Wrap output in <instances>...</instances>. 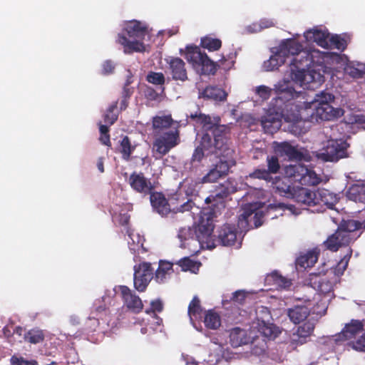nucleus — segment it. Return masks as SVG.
<instances>
[{"label":"nucleus","instance_id":"1","mask_svg":"<svg viewBox=\"0 0 365 365\" xmlns=\"http://www.w3.org/2000/svg\"><path fill=\"white\" fill-rule=\"evenodd\" d=\"M324 53L317 49H309L301 51L292 60L290 77L293 81L300 86H307L312 83H321L324 76L315 72L312 68L324 63Z\"/></svg>","mask_w":365,"mask_h":365},{"label":"nucleus","instance_id":"2","mask_svg":"<svg viewBox=\"0 0 365 365\" xmlns=\"http://www.w3.org/2000/svg\"><path fill=\"white\" fill-rule=\"evenodd\" d=\"M227 130L226 125H213L210 129L212 134L204 133L200 145L193 151L191 164L200 163L205 155V152H207V155L215 154L223 157L231 155L233 150L230 148Z\"/></svg>","mask_w":365,"mask_h":365},{"label":"nucleus","instance_id":"3","mask_svg":"<svg viewBox=\"0 0 365 365\" xmlns=\"http://www.w3.org/2000/svg\"><path fill=\"white\" fill-rule=\"evenodd\" d=\"M361 229L365 230V220L363 222L343 220L335 232L324 241V245L327 250L336 252L340 247L348 246L355 241L360 235L356 232Z\"/></svg>","mask_w":365,"mask_h":365},{"label":"nucleus","instance_id":"4","mask_svg":"<svg viewBox=\"0 0 365 365\" xmlns=\"http://www.w3.org/2000/svg\"><path fill=\"white\" fill-rule=\"evenodd\" d=\"M124 30L128 36L132 39H128L123 34H118V42L123 46L124 52L132 53L144 51L145 46L143 41L147 34V27L141 22L133 20L126 24Z\"/></svg>","mask_w":365,"mask_h":365},{"label":"nucleus","instance_id":"5","mask_svg":"<svg viewBox=\"0 0 365 365\" xmlns=\"http://www.w3.org/2000/svg\"><path fill=\"white\" fill-rule=\"evenodd\" d=\"M274 91L277 96L271 101L269 109L277 115L284 116L290 102L297 98L299 93L295 91L289 81L278 82L274 85Z\"/></svg>","mask_w":365,"mask_h":365},{"label":"nucleus","instance_id":"6","mask_svg":"<svg viewBox=\"0 0 365 365\" xmlns=\"http://www.w3.org/2000/svg\"><path fill=\"white\" fill-rule=\"evenodd\" d=\"M185 58L201 75H214L217 71V63L212 61L206 53L196 46L186 47Z\"/></svg>","mask_w":365,"mask_h":365},{"label":"nucleus","instance_id":"7","mask_svg":"<svg viewBox=\"0 0 365 365\" xmlns=\"http://www.w3.org/2000/svg\"><path fill=\"white\" fill-rule=\"evenodd\" d=\"M217 212L210 211L208 214L204 213L200 217L199 223L194 227L195 231V238L202 245L206 244L209 249H213L215 245L212 240V232L214 230L213 217H216Z\"/></svg>","mask_w":365,"mask_h":365},{"label":"nucleus","instance_id":"8","mask_svg":"<svg viewBox=\"0 0 365 365\" xmlns=\"http://www.w3.org/2000/svg\"><path fill=\"white\" fill-rule=\"evenodd\" d=\"M154 136L153 147L155 152L161 156L167 155L180 143V130L177 127L163 132H158Z\"/></svg>","mask_w":365,"mask_h":365},{"label":"nucleus","instance_id":"9","mask_svg":"<svg viewBox=\"0 0 365 365\" xmlns=\"http://www.w3.org/2000/svg\"><path fill=\"white\" fill-rule=\"evenodd\" d=\"M348 144L341 140H328L320 150L317 157L324 162H337L346 158Z\"/></svg>","mask_w":365,"mask_h":365},{"label":"nucleus","instance_id":"10","mask_svg":"<svg viewBox=\"0 0 365 365\" xmlns=\"http://www.w3.org/2000/svg\"><path fill=\"white\" fill-rule=\"evenodd\" d=\"M133 284L136 290L140 292L145 291L152 279H154V269L151 263L143 262L133 267Z\"/></svg>","mask_w":365,"mask_h":365},{"label":"nucleus","instance_id":"11","mask_svg":"<svg viewBox=\"0 0 365 365\" xmlns=\"http://www.w3.org/2000/svg\"><path fill=\"white\" fill-rule=\"evenodd\" d=\"M309 108L312 110L310 115L312 120L315 119L316 120H331L339 117H341L344 114V110L341 108H334L329 103H324L321 106H317L316 103H312L309 106Z\"/></svg>","mask_w":365,"mask_h":365},{"label":"nucleus","instance_id":"12","mask_svg":"<svg viewBox=\"0 0 365 365\" xmlns=\"http://www.w3.org/2000/svg\"><path fill=\"white\" fill-rule=\"evenodd\" d=\"M128 182L135 192L143 195L150 194L155 189L150 179L145 178L143 173L133 172L130 175Z\"/></svg>","mask_w":365,"mask_h":365},{"label":"nucleus","instance_id":"13","mask_svg":"<svg viewBox=\"0 0 365 365\" xmlns=\"http://www.w3.org/2000/svg\"><path fill=\"white\" fill-rule=\"evenodd\" d=\"M168 70L173 80L184 82L188 79L185 63L179 57L168 56L165 58Z\"/></svg>","mask_w":365,"mask_h":365},{"label":"nucleus","instance_id":"14","mask_svg":"<svg viewBox=\"0 0 365 365\" xmlns=\"http://www.w3.org/2000/svg\"><path fill=\"white\" fill-rule=\"evenodd\" d=\"M230 187L228 185L225 184H220L216 187L215 190L205 199L207 204H212V209L210 211H215L217 212V209H221L225 207V199L229 196Z\"/></svg>","mask_w":365,"mask_h":365},{"label":"nucleus","instance_id":"15","mask_svg":"<svg viewBox=\"0 0 365 365\" xmlns=\"http://www.w3.org/2000/svg\"><path fill=\"white\" fill-rule=\"evenodd\" d=\"M120 291L126 307L135 314L140 313L143 309L141 299L133 293L129 287L120 286Z\"/></svg>","mask_w":365,"mask_h":365},{"label":"nucleus","instance_id":"16","mask_svg":"<svg viewBox=\"0 0 365 365\" xmlns=\"http://www.w3.org/2000/svg\"><path fill=\"white\" fill-rule=\"evenodd\" d=\"M149 195L150 204L155 212L161 216H166L171 212L170 205L163 193L153 190Z\"/></svg>","mask_w":365,"mask_h":365},{"label":"nucleus","instance_id":"17","mask_svg":"<svg viewBox=\"0 0 365 365\" xmlns=\"http://www.w3.org/2000/svg\"><path fill=\"white\" fill-rule=\"evenodd\" d=\"M237 230L235 225H223L218 230L217 239L223 246H232L237 240Z\"/></svg>","mask_w":365,"mask_h":365},{"label":"nucleus","instance_id":"18","mask_svg":"<svg viewBox=\"0 0 365 365\" xmlns=\"http://www.w3.org/2000/svg\"><path fill=\"white\" fill-rule=\"evenodd\" d=\"M291 199H293L295 202L302 205L310 207L316 205L315 191H312L306 187H296L293 192Z\"/></svg>","mask_w":365,"mask_h":365},{"label":"nucleus","instance_id":"19","mask_svg":"<svg viewBox=\"0 0 365 365\" xmlns=\"http://www.w3.org/2000/svg\"><path fill=\"white\" fill-rule=\"evenodd\" d=\"M277 48L283 56L286 58L289 55L294 56L293 59L304 51L300 43L293 38H287L283 40Z\"/></svg>","mask_w":365,"mask_h":365},{"label":"nucleus","instance_id":"20","mask_svg":"<svg viewBox=\"0 0 365 365\" xmlns=\"http://www.w3.org/2000/svg\"><path fill=\"white\" fill-rule=\"evenodd\" d=\"M315 325L310 321L305 322L302 325L299 326L296 331L293 334L292 343L297 345H302L307 342L313 333Z\"/></svg>","mask_w":365,"mask_h":365},{"label":"nucleus","instance_id":"21","mask_svg":"<svg viewBox=\"0 0 365 365\" xmlns=\"http://www.w3.org/2000/svg\"><path fill=\"white\" fill-rule=\"evenodd\" d=\"M304 37L307 41L315 42L318 46L322 48H329L328 40L329 38V34L327 31L314 29L312 30L307 31L304 34Z\"/></svg>","mask_w":365,"mask_h":365},{"label":"nucleus","instance_id":"22","mask_svg":"<svg viewBox=\"0 0 365 365\" xmlns=\"http://www.w3.org/2000/svg\"><path fill=\"white\" fill-rule=\"evenodd\" d=\"M310 309L304 305H295L287 310L290 321L295 324L304 322L309 315Z\"/></svg>","mask_w":365,"mask_h":365},{"label":"nucleus","instance_id":"23","mask_svg":"<svg viewBox=\"0 0 365 365\" xmlns=\"http://www.w3.org/2000/svg\"><path fill=\"white\" fill-rule=\"evenodd\" d=\"M200 96L205 99L225 101L227 99V93L225 90L217 86H209L200 93Z\"/></svg>","mask_w":365,"mask_h":365},{"label":"nucleus","instance_id":"24","mask_svg":"<svg viewBox=\"0 0 365 365\" xmlns=\"http://www.w3.org/2000/svg\"><path fill=\"white\" fill-rule=\"evenodd\" d=\"M173 119L170 115H156L153 118L152 125L153 128V133L156 134L158 132H163L170 129H173L172 125Z\"/></svg>","mask_w":365,"mask_h":365},{"label":"nucleus","instance_id":"25","mask_svg":"<svg viewBox=\"0 0 365 365\" xmlns=\"http://www.w3.org/2000/svg\"><path fill=\"white\" fill-rule=\"evenodd\" d=\"M173 272V264L160 261L159 266L153 274L154 279L159 284L165 283Z\"/></svg>","mask_w":365,"mask_h":365},{"label":"nucleus","instance_id":"26","mask_svg":"<svg viewBox=\"0 0 365 365\" xmlns=\"http://www.w3.org/2000/svg\"><path fill=\"white\" fill-rule=\"evenodd\" d=\"M276 151L282 156H287L291 160H301L303 157L302 153L296 147L287 142L278 143Z\"/></svg>","mask_w":365,"mask_h":365},{"label":"nucleus","instance_id":"27","mask_svg":"<svg viewBox=\"0 0 365 365\" xmlns=\"http://www.w3.org/2000/svg\"><path fill=\"white\" fill-rule=\"evenodd\" d=\"M304 171H306V166L300 163L286 165L284 168V177L292 182L299 183Z\"/></svg>","mask_w":365,"mask_h":365},{"label":"nucleus","instance_id":"28","mask_svg":"<svg viewBox=\"0 0 365 365\" xmlns=\"http://www.w3.org/2000/svg\"><path fill=\"white\" fill-rule=\"evenodd\" d=\"M364 323L358 319H351L350 323L346 324L342 329L341 334L344 339H351L354 338L364 330Z\"/></svg>","mask_w":365,"mask_h":365},{"label":"nucleus","instance_id":"29","mask_svg":"<svg viewBox=\"0 0 365 365\" xmlns=\"http://www.w3.org/2000/svg\"><path fill=\"white\" fill-rule=\"evenodd\" d=\"M311 283L318 292L322 294H329L334 290L332 282L325 277L314 274L311 279Z\"/></svg>","mask_w":365,"mask_h":365},{"label":"nucleus","instance_id":"30","mask_svg":"<svg viewBox=\"0 0 365 365\" xmlns=\"http://www.w3.org/2000/svg\"><path fill=\"white\" fill-rule=\"evenodd\" d=\"M274 184L277 191L282 196L286 197L287 198H291L293 192L296 188L292 185L293 182L284 177L282 178H276V180L274 182Z\"/></svg>","mask_w":365,"mask_h":365},{"label":"nucleus","instance_id":"31","mask_svg":"<svg viewBox=\"0 0 365 365\" xmlns=\"http://www.w3.org/2000/svg\"><path fill=\"white\" fill-rule=\"evenodd\" d=\"M247 332L240 327H235L230 332V343L232 347H239L248 343Z\"/></svg>","mask_w":365,"mask_h":365},{"label":"nucleus","instance_id":"32","mask_svg":"<svg viewBox=\"0 0 365 365\" xmlns=\"http://www.w3.org/2000/svg\"><path fill=\"white\" fill-rule=\"evenodd\" d=\"M315 196L316 205L322 204L327 205L328 207H331L333 206L336 202V195L324 188L318 189L316 190Z\"/></svg>","mask_w":365,"mask_h":365},{"label":"nucleus","instance_id":"33","mask_svg":"<svg viewBox=\"0 0 365 365\" xmlns=\"http://www.w3.org/2000/svg\"><path fill=\"white\" fill-rule=\"evenodd\" d=\"M350 200L365 203V184H354L346 191Z\"/></svg>","mask_w":365,"mask_h":365},{"label":"nucleus","instance_id":"34","mask_svg":"<svg viewBox=\"0 0 365 365\" xmlns=\"http://www.w3.org/2000/svg\"><path fill=\"white\" fill-rule=\"evenodd\" d=\"M276 51L274 52V54L270 56V58L265 61L263 63V68L266 71H272L278 69L279 66L285 62V58L283 55L279 53V51L277 48H275Z\"/></svg>","mask_w":365,"mask_h":365},{"label":"nucleus","instance_id":"35","mask_svg":"<svg viewBox=\"0 0 365 365\" xmlns=\"http://www.w3.org/2000/svg\"><path fill=\"white\" fill-rule=\"evenodd\" d=\"M317 260L318 253L315 251H309L307 254L297 257L296 264L297 266L306 269L313 267Z\"/></svg>","mask_w":365,"mask_h":365},{"label":"nucleus","instance_id":"36","mask_svg":"<svg viewBox=\"0 0 365 365\" xmlns=\"http://www.w3.org/2000/svg\"><path fill=\"white\" fill-rule=\"evenodd\" d=\"M321 181V178L314 170H309L306 167V171H304L303 175L300 177L299 183L302 185L316 186Z\"/></svg>","mask_w":365,"mask_h":365},{"label":"nucleus","instance_id":"37","mask_svg":"<svg viewBox=\"0 0 365 365\" xmlns=\"http://www.w3.org/2000/svg\"><path fill=\"white\" fill-rule=\"evenodd\" d=\"M135 146L131 144L130 140L127 135H124L120 140L119 153L122 158L125 161L130 160V155L135 150Z\"/></svg>","mask_w":365,"mask_h":365},{"label":"nucleus","instance_id":"38","mask_svg":"<svg viewBox=\"0 0 365 365\" xmlns=\"http://www.w3.org/2000/svg\"><path fill=\"white\" fill-rule=\"evenodd\" d=\"M203 322L205 326L210 329H217L221 325L220 316L212 309L206 312Z\"/></svg>","mask_w":365,"mask_h":365},{"label":"nucleus","instance_id":"39","mask_svg":"<svg viewBox=\"0 0 365 365\" xmlns=\"http://www.w3.org/2000/svg\"><path fill=\"white\" fill-rule=\"evenodd\" d=\"M183 183L186 195L188 196H193L197 195L200 189L201 184L203 182L202 178H186Z\"/></svg>","mask_w":365,"mask_h":365},{"label":"nucleus","instance_id":"40","mask_svg":"<svg viewBox=\"0 0 365 365\" xmlns=\"http://www.w3.org/2000/svg\"><path fill=\"white\" fill-rule=\"evenodd\" d=\"M118 103V101H114L106 109V113L103 115V120L106 124L111 125L117 121L118 115L120 113L117 108Z\"/></svg>","mask_w":365,"mask_h":365},{"label":"nucleus","instance_id":"41","mask_svg":"<svg viewBox=\"0 0 365 365\" xmlns=\"http://www.w3.org/2000/svg\"><path fill=\"white\" fill-rule=\"evenodd\" d=\"M24 339L30 344H36L42 343L45 339V334L43 330L34 328L26 332Z\"/></svg>","mask_w":365,"mask_h":365},{"label":"nucleus","instance_id":"42","mask_svg":"<svg viewBox=\"0 0 365 365\" xmlns=\"http://www.w3.org/2000/svg\"><path fill=\"white\" fill-rule=\"evenodd\" d=\"M202 312V307L200 304V300L197 296H195L189 304L187 310L188 315L191 320L192 318L197 319L201 317Z\"/></svg>","mask_w":365,"mask_h":365},{"label":"nucleus","instance_id":"43","mask_svg":"<svg viewBox=\"0 0 365 365\" xmlns=\"http://www.w3.org/2000/svg\"><path fill=\"white\" fill-rule=\"evenodd\" d=\"M146 81L152 84L161 86V93H164L165 87L163 86L165 82V78L161 72L150 71L146 76Z\"/></svg>","mask_w":365,"mask_h":365},{"label":"nucleus","instance_id":"44","mask_svg":"<svg viewBox=\"0 0 365 365\" xmlns=\"http://www.w3.org/2000/svg\"><path fill=\"white\" fill-rule=\"evenodd\" d=\"M200 44L204 48H206L210 51H215L221 48L222 41L219 38L205 36L201 39Z\"/></svg>","mask_w":365,"mask_h":365},{"label":"nucleus","instance_id":"45","mask_svg":"<svg viewBox=\"0 0 365 365\" xmlns=\"http://www.w3.org/2000/svg\"><path fill=\"white\" fill-rule=\"evenodd\" d=\"M334 101V96L327 91H322L319 93H317L314 101L310 102L309 104V106L312 105V103H316L317 106H321L324 103H329L330 104L331 102Z\"/></svg>","mask_w":365,"mask_h":365},{"label":"nucleus","instance_id":"46","mask_svg":"<svg viewBox=\"0 0 365 365\" xmlns=\"http://www.w3.org/2000/svg\"><path fill=\"white\" fill-rule=\"evenodd\" d=\"M352 255V250L351 248L349 249L348 252L344 255V257L338 262L336 267L334 269V273L335 275L341 276L344 274L346 270L349 261Z\"/></svg>","mask_w":365,"mask_h":365},{"label":"nucleus","instance_id":"47","mask_svg":"<svg viewBox=\"0 0 365 365\" xmlns=\"http://www.w3.org/2000/svg\"><path fill=\"white\" fill-rule=\"evenodd\" d=\"M190 118L193 120H196L197 122H199L201 124L203 125L204 127H206V129H207V132L206 133H209L210 134H212L211 133V131L210 130V128L213 125H219L218 124H212V120H211V118L210 115H207L205 114H203V113H195V114H191L190 115Z\"/></svg>","mask_w":365,"mask_h":365},{"label":"nucleus","instance_id":"48","mask_svg":"<svg viewBox=\"0 0 365 365\" xmlns=\"http://www.w3.org/2000/svg\"><path fill=\"white\" fill-rule=\"evenodd\" d=\"M328 43L329 48H334L340 51H344L347 46L346 40L339 35H334L329 38Z\"/></svg>","mask_w":365,"mask_h":365},{"label":"nucleus","instance_id":"49","mask_svg":"<svg viewBox=\"0 0 365 365\" xmlns=\"http://www.w3.org/2000/svg\"><path fill=\"white\" fill-rule=\"evenodd\" d=\"M252 179L263 180L267 182H272V176L265 168H256L248 175Z\"/></svg>","mask_w":365,"mask_h":365},{"label":"nucleus","instance_id":"50","mask_svg":"<svg viewBox=\"0 0 365 365\" xmlns=\"http://www.w3.org/2000/svg\"><path fill=\"white\" fill-rule=\"evenodd\" d=\"M266 162L267 165V169L266 170L271 175L279 172L281 166L277 156L267 155Z\"/></svg>","mask_w":365,"mask_h":365},{"label":"nucleus","instance_id":"51","mask_svg":"<svg viewBox=\"0 0 365 365\" xmlns=\"http://www.w3.org/2000/svg\"><path fill=\"white\" fill-rule=\"evenodd\" d=\"M269 277L274 282L275 284L281 288L287 289L292 285L291 280L287 279L282 275L279 274L277 272H272Z\"/></svg>","mask_w":365,"mask_h":365},{"label":"nucleus","instance_id":"52","mask_svg":"<svg viewBox=\"0 0 365 365\" xmlns=\"http://www.w3.org/2000/svg\"><path fill=\"white\" fill-rule=\"evenodd\" d=\"M261 124L265 132L271 133L275 132L280 126L279 121L271 120L267 117H264L262 119Z\"/></svg>","mask_w":365,"mask_h":365},{"label":"nucleus","instance_id":"53","mask_svg":"<svg viewBox=\"0 0 365 365\" xmlns=\"http://www.w3.org/2000/svg\"><path fill=\"white\" fill-rule=\"evenodd\" d=\"M178 236L182 242L189 239H193L195 237V229L190 227H182L180 229Z\"/></svg>","mask_w":365,"mask_h":365},{"label":"nucleus","instance_id":"54","mask_svg":"<svg viewBox=\"0 0 365 365\" xmlns=\"http://www.w3.org/2000/svg\"><path fill=\"white\" fill-rule=\"evenodd\" d=\"M11 365H38L36 360H26L22 356H12L10 359Z\"/></svg>","mask_w":365,"mask_h":365},{"label":"nucleus","instance_id":"55","mask_svg":"<svg viewBox=\"0 0 365 365\" xmlns=\"http://www.w3.org/2000/svg\"><path fill=\"white\" fill-rule=\"evenodd\" d=\"M222 175L218 173V171L215 169V168H212L209 170V172L202 178V182H214Z\"/></svg>","mask_w":365,"mask_h":365},{"label":"nucleus","instance_id":"56","mask_svg":"<svg viewBox=\"0 0 365 365\" xmlns=\"http://www.w3.org/2000/svg\"><path fill=\"white\" fill-rule=\"evenodd\" d=\"M143 94L145 98L150 101H158L161 93H158L151 86H145V88L143 89Z\"/></svg>","mask_w":365,"mask_h":365},{"label":"nucleus","instance_id":"57","mask_svg":"<svg viewBox=\"0 0 365 365\" xmlns=\"http://www.w3.org/2000/svg\"><path fill=\"white\" fill-rule=\"evenodd\" d=\"M272 91H274V88L272 89L268 86L262 85L256 88L255 93L259 96V98L264 101L270 98Z\"/></svg>","mask_w":365,"mask_h":365},{"label":"nucleus","instance_id":"58","mask_svg":"<svg viewBox=\"0 0 365 365\" xmlns=\"http://www.w3.org/2000/svg\"><path fill=\"white\" fill-rule=\"evenodd\" d=\"M163 309V304L159 299L153 300L150 302V307L145 309V313L148 314H154L156 312H161Z\"/></svg>","mask_w":365,"mask_h":365},{"label":"nucleus","instance_id":"59","mask_svg":"<svg viewBox=\"0 0 365 365\" xmlns=\"http://www.w3.org/2000/svg\"><path fill=\"white\" fill-rule=\"evenodd\" d=\"M349 344L356 351H365V333L357 340L351 341Z\"/></svg>","mask_w":365,"mask_h":365},{"label":"nucleus","instance_id":"60","mask_svg":"<svg viewBox=\"0 0 365 365\" xmlns=\"http://www.w3.org/2000/svg\"><path fill=\"white\" fill-rule=\"evenodd\" d=\"M215 168L222 177L227 175L230 170V165L226 160H220L216 163Z\"/></svg>","mask_w":365,"mask_h":365},{"label":"nucleus","instance_id":"61","mask_svg":"<svg viewBox=\"0 0 365 365\" xmlns=\"http://www.w3.org/2000/svg\"><path fill=\"white\" fill-rule=\"evenodd\" d=\"M247 297L244 290H237L232 294V301L239 304H243Z\"/></svg>","mask_w":365,"mask_h":365},{"label":"nucleus","instance_id":"62","mask_svg":"<svg viewBox=\"0 0 365 365\" xmlns=\"http://www.w3.org/2000/svg\"><path fill=\"white\" fill-rule=\"evenodd\" d=\"M194 205V202L191 200H187L186 202H183L180 205V207L173 208V210L175 212H184L185 211H190Z\"/></svg>","mask_w":365,"mask_h":365},{"label":"nucleus","instance_id":"63","mask_svg":"<svg viewBox=\"0 0 365 365\" xmlns=\"http://www.w3.org/2000/svg\"><path fill=\"white\" fill-rule=\"evenodd\" d=\"M115 69L114 63L110 60H107L103 62L102 65V73L104 75H108L113 73Z\"/></svg>","mask_w":365,"mask_h":365},{"label":"nucleus","instance_id":"64","mask_svg":"<svg viewBox=\"0 0 365 365\" xmlns=\"http://www.w3.org/2000/svg\"><path fill=\"white\" fill-rule=\"evenodd\" d=\"M348 69L349 74L354 78H361L364 74V71L359 68L349 67Z\"/></svg>","mask_w":365,"mask_h":365}]
</instances>
